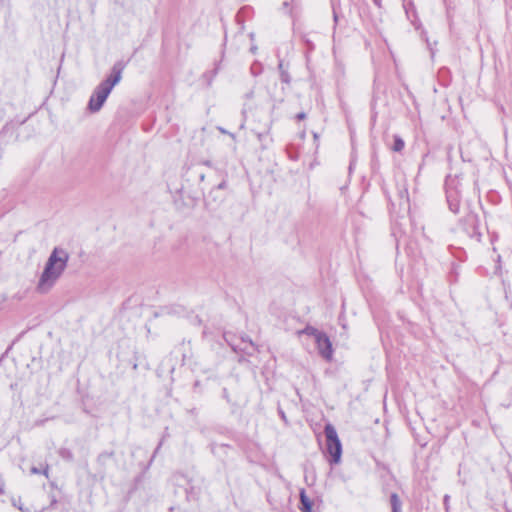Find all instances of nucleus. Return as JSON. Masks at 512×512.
<instances>
[{
	"instance_id": "nucleus-4",
	"label": "nucleus",
	"mask_w": 512,
	"mask_h": 512,
	"mask_svg": "<svg viewBox=\"0 0 512 512\" xmlns=\"http://www.w3.org/2000/svg\"><path fill=\"white\" fill-rule=\"evenodd\" d=\"M315 343L319 354L327 361H331L333 357L332 343L329 337L325 334H317Z\"/></svg>"
},
{
	"instance_id": "nucleus-5",
	"label": "nucleus",
	"mask_w": 512,
	"mask_h": 512,
	"mask_svg": "<svg viewBox=\"0 0 512 512\" xmlns=\"http://www.w3.org/2000/svg\"><path fill=\"white\" fill-rule=\"evenodd\" d=\"M300 502H301L300 510L302 512H311L312 502L307 497V495L305 494V491L303 489L300 491Z\"/></svg>"
},
{
	"instance_id": "nucleus-6",
	"label": "nucleus",
	"mask_w": 512,
	"mask_h": 512,
	"mask_svg": "<svg viewBox=\"0 0 512 512\" xmlns=\"http://www.w3.org/2000/svg\"><path fill=\"white\" fill-rule=\"evenodd\" d=\"M390 503L392 507V512H401L402 503L396 493H393L390 497Z\"/></svg>"
},
{
	"instance_id": "nucleus-10",
	"label": "nucleus",
	"mask_w": 512,
	"mask_h": 512,
	"mask_svg": "<svg viewBox=\"0 0 512 512\" xmlns=\"http://www.w3.org/2000/svg\"><path fill=\"white\" fill-rule=\"evenodd\" d=\"M218 130L223 133V134H229L231 138L235 139V135L232 134V133H229L228 131H226L224 128L222 127H218Z\"/></svg>"
},
{
	"instance_id": "nucleus-3",
	"label": "nucleus",
	"mask_w": 512,
	"mask_h": 512,
	"mask_svg": "<svg viewBox=\"0 0 512 512\" xmlns=\"http://www.w3.org/2000/svg\"><path fill=\"white\" fill-rule=\"evenodd\" d=\"M324 432L326 436L327 452L331 456L330 462L338 464L341 460L342 445L337 431L332 424H326Z\"/></svg>"
},
{
	"instance_id": "nucleus-7",
	"label": "nucleus",
	"mask_w": 512,
	"mask_h": 512,
	"mask_svg": "<svg viewBox=\"0 0 512 512\" xmlns=\"http://www.w3.org/2000/svg\"><path fill=\"white\" fill-rule=\"evenodd\" d=\"M404 146V141L399 136H394V145L392 147L393 151L400 152L401 150H403Z\"/></svg>"
},
{
	"instance_id": "nucleus-9",
	"label": "nucleus",
	"mask_w": 512,
	"mask_h": 512,
	"mask_svg": "<svg viewBox=\"0 0 512 512\" xmlns=\"http://www.w3.org/2000/svg\"><path fill=\"white\" fill-rule=\"evenodd\" d=\"M31 473L32 474H44L46 477H48V466H46L43 470L37 468V467H32L31 468Z\"/></svg>"
},
{
	"instance_id": "nucleus-12",
	"label": "nucleus",
	"mask_w": 512,
	"mask_h": 512,
	"mask_svg": "<svg viewBox=\"0 0 512 512\" xmlns=\"http://www.w3.org/2000/svg\"><path fill=\"white\" fill-rule=\"evenodd\" d=\"M448 501H449V496L445 495V497H444V504L447 505Z\"/></svg>"
},
{
	"instance_id": "nucleus-1",
	"label": "nucleus",
	"mask_w": 512,
	"mask_h": 512,
	"mask_svg": "<svg viewBox=\"0 0 512 512\" xmlns=\"http://www.w3.org/2000/svg\"><path fill=\"white\" fill-rule=\"evenodd\" d=\"M69 261V253L56 247L48 257L38 280L36 289L39 293H48L64 273Z\"/></svg>"
},
{
	"instance_id": "nucleus-8",
	"label": "nucleus",
	"mask_w": 512,
	"mask_h": 512,
	"mask_svg": "<svg viewBox=\"0 0 512 512\" xmlns=\"http://www.w3.org/2000/svg\"><path fill=\"white\" fill-rule=\"evenodd\" d=\"M303 333L307 334V335H310V336H313L314 340L317 338V334H322L323 332L317 330L316 328H313V327H306L303 331Z\"/></svg>"
},
{
	"instance_id": "nucleus-13",
	"label": "nucleus",
	"mask_w": 512,
	"mask_h": 512,
	"mask_svg": "<svg viewBox=\"0 0 512 512\" xmlns=\"http://www.w3.org/2000/svg\"><path fill=\"white\" fill-rule=\"evenodd\" d=\"M13 504H14V506H17V507L20 506V503H17L16 501H14Z\"/></svg>"
},
{
	"instance_id": "nucleus-11",
	"label": "nucleus",
	"mask_w": 512,
	"mask_h": 512,
	"mask_svg": "<svg viewBox=\"0 0 512 512\" xmlns=\"http://www.w3.org/2000/svg\"><path fill=\"white\" fill-rule=\"evenodd\" d=\"M305 116H306V115H305V113H303V112H302V113H299V114L297 115V119L302 120V119H304V118H305Z\"/></svg>"
},
{
	"instance_id": "nucleus-2",
	"label": "nucleus",
	"mask_w": 512,
	"mask_h": 512,
	"mask_svg": "<svg viewBox=\"0 0 512 512\" xmlns=\"http://www.w3.org/2000/svg\"><path fill=\"white\" fill-rule=\"evenodd\" d=\"M121 78L122 67L120 64H116L113 66L111 74L94 89L89 99L88 109L92 113L98 112L102 108L112 89L120 82Z\"/></svg>"
}]
</instances>
